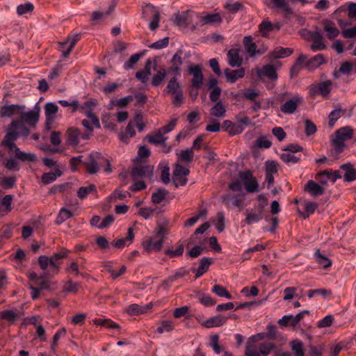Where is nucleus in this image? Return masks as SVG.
<instances>
[{
    "label": "nucleus",
    "instance_id": "1",
    "mask_svg": "<svg viewBox=\"0 0 356 356\" xmlns=\"http://www.w3.org/2000/svg\"><path fill=\"white\" fill-rule=\"evenodd\" d=\"M23 121H13L10 127V131L6 134L1 145L8 148L10 153L15 154L16 159L22 161H34L36 159L35 154L22 152L15 143L19 136L29 135V130L25 126Z\"/></svg>",
    "mask_w": 356,
    "mask_h": 356
},
{
    "label": "nucleus",
    "instance_id": "2",
    "mask_svg": "<svg viewBox=\"0 0 356 356\" xmlns=\"http://www.w3.org/2000/svg\"><path fill=\"white\" fill-rule=\"evenodd\" d=\"M168 233L169 229L165 225H158L153 236H147L142 240L141 246L143 252L146 254L159 252L163 248Z\"/></svg>",
    "mask_w": 356,
    "mask_h": 356
},
{
    "label": "nucleus",
    "instance_id": "3",
    "mask_svg": "<svg viewBox=\"0 0 356 356\" xmlns=\"http://www.w3.org/2000/svg\"><path fill=\"white\" fill-rule=\"evenodd\" d=\"M264 337V334H257L248 339L245 350L246 356H268L270 353L274 344L263 342Z\"/></svg>",
    "mask_w": 356,
    "mask_h": 356
},
{
    "label": "nucleus",
    "instance_id": "4",
    "mask_svg": "<svg viewBox=\"0 0 356 356\" xmlns=\"http://www.w3.org/2000/svg\"><path fill=\"white\" fill-rule=\"evenodd\" d=\"M353 136V129L350 127H343L335 131L334 137L332 139V145L338 152H341L345 147L344 142L351 139Z\"/></svg>",
    "mask_w": 356,
    "mask_h": 356
},
{
    "label": "nucleus",
    "instance_id": "5",
    "mask_svg": "<svg viewBox=\"0 0 356 356\" xmlns=\"http://www.w3.org/2000/svg\"><path fill=\"white\" fill-rule=\"evenodd\" d=\"M103 163H106L108 165L107 168L105 169V171L111 172V168L108 160L102 156L99 152L91 153L89 156L88 161L86 163L87 172L90 174L96 173L99 170V165H102Z\"/></svg>",
    "mask_w": 356,
    "mask_h": 356
},
{
    "label": "nucleus",
    "instance_id": "6",
    "mask_svg": "<svg viewBox=\"0 0 356 356\" xmlns=\"http://www.w3.org/2000/svg\"><path fill=\"white\" fill-rule=\"evenodd\" d=\"M243 44L245 52L251 58L255 57L257 55H262L268 50V47L264 44L258 47L257 44L253 41V38L250 35H247L243 38Z\"/></svg>",
    "mask_w": 356,
    "mask_h": 356
},
{
    "label": "nucleus",
    "instance_id": "7",
    "mask_svg": "<svg viewBox=\"0 0 356 356\" xmlns=\"http://www.w3.org/2000/svg\"><path fill=\"white\" fill-rule=\"evenodd\" d=\"M241 181L245 186L248 193H255L259 191V184L257 179L250 170L241 172L239 173Z\"/></svg>",
    "mask_w": 356,
    "mask_h": 356
},
{
    "label": "nucleus",
    "instance_id": "8",
    "mask_svg": "<svg viewBox=\"0 0 356 356\" xmlns=\"http://www.w3.org/2000/svg\"><path fill=\"white\" fill-rule=\"evenodd\" d=\"M154 172V167L149 165L136 164L131 171V175L134 179H151Z\"/></svg>",
    "mask_w": 356,
    "mask_h": 356
},
{
    "label": "nucleus",
    "instance_id": "9",
    "mask_svg": "<svg viewBox=\"0 0 356 356\" xmlns=\"http://www.w3.org/2000/svg\"><path fill=\"white\" fill-rule=\"evenodd\" d=\"M302 103V97L296 94L281 106L280 111L284 114H292L296 112L298 106Z\"/></svg>",
    "mask_w": 356,
    "mask_h": 356
},
{
    "label": "nucleus",
    "instance_id": "10",
    "mask_svg": "<svg viewBox=\"0 0 356 356\" xmlns=\"http://www.w3.org/2000/svg\"><path fill=\"white\" fill-rule=\"evenodd\" d=\"M143 15L153 18L149 22V27L152 31L156 30L159 26L160 21V13L159 10L153 5L147 4L143 8Z\"/></svg>",
    "mask_w": 356,
    "mask_h": 356
},
{
    "label": "nucleus",
    "instance_id": "11",
    "mask_svg": "<svg viewBox=\"0 0 356 356\" xmlns=\"http://www.w3.org/2000/svg\"><path fill=\"white\" fill-rule=\"evenodd\" d=\"M305 314H308V311H302L296 316L285 315L278 321V324L282 327L291 326L295 328L298 327L300 321L304 318Z\"/></svg>",
    "mask_w": 356,
    "mask_h": 356
},
{
    "label": "nucleus",
    "instance_id": "12",
    "mask_svg": "<svg viewBox=\"0 0 356 356\" xmlns=\"http://www.w3.org/2000/svg\"><path fill=\"white\" fill-rule=\"evenodd\" d=\"M40 106L38 104H36L33 109L27 112L24 111H21L20 117L22 121L29 124L30 126L34 127L38 122L40 117Z\"/></svg>",
    "mask_w": 356,
    "mask_h": 356
},
{
    "label": "nucleus",
    "instance_id": "13",
    "mask_svg": "<svg viewBox=\"0 0 356 356\" xmlns=\"http://www.w3.org/2000/svg\"><path fill=\"white\" fill-rule=\"evenodd\" d=\"M189 174V170L180 165H176L175 169L173 172V183L176 187L184 185L187 179L186 177Z\"/></svg>",
    "mask_w": 356,
    "mask_h": 356
},
{
    "label": "nucleus",
    "instance_id": "14",
    "mask_svg": "<svg viewBox=\"0 0 356 356\" xmlns=\"http://www.w3.org/2000/svg\"><path fill=\"white\" fill-rule=\"evenodd\" d=\"M265 3L271 9L282 11L285 14L293 13L288 0H266Z\"/></svg>",
    "mask_w": 356,
    "mask_h": 356
},
{
    "label": "nucleus",
    "instance_id": "15",
    "mask_svg": "<svg viewBox=\"0 0 356 356\" xmlns=\"http://www.w3.org/2000/svg\"><path fill=\"white\" fill-rule=\"evenodd\" d=\"M188 72L193 76L192 86L197 89L200 88L203 83V74L201 67L199 65H191L188 67Z\"/></svg>",
    "mask_w": 356,
    "mask_h": 356
},
{
    "label": "nucleus",
    "instance_id": "16",
    "mask_svg": "<svg viewBox=\"0 0 356 356\" xmlns=\"http://www.w3.org/2000/svg\"><path fill=\"white\" fill-rule=\"evenodd\" d=\"M95 104L92 101H87L83 105L80 106V111L92 121V123L97 128H100V123L98 118L92 113V109Z\"/></svg>",
    "mask_w": 356,
    "mask_h": 356
},
{
    "label": "nucleus",
    "instance_id": "17",
    "mask_svg": "<svg viewBox=\"0 0 356 356\" xmlns=\"http://www.w3.org/2000/svg\"><path fill=\"white\" fill-rule=\"evenodd\" d=\"M24 106L19 104L3 106L0 109V115L1 117L12 118L16 115L20 114L21 111H24Z\"/></svg>",
    "mask_w": 356,
    "mask_h": 356
},
{
    "label": "nucleus",
    "instance_id": "18",
    "mask_svg": "<svg viewBox=\"0 0 356 356\" xmlns=\"http://www.w3.org/2000/svg\"><path fill=\"white\" fill-rule=\"evenodd\" d=\"M67 257V251L66 250L54 253L49 257V266L52 272L58 273L60 269V260Z\"/></svg>",
    "mask_w": 356,
    "mask_h": 356
},
{
    "label": "nucleus",
    "instance_id": "19",
    "mask_svg": "<svg viewBox=\"0 0 356 356\" xmlns=\"http://www.w3.org/2000/svg\"><path fill=\"white\" fill-rule=\"evenodd\" d=\"M201 25H216L220 24L222 22V17L220 13H205L200 17Z\"/></svg>",
    "mask_w": 356,
    "mask_h": 356
},
{
    "label": "nucleus",
    "instance_id": "20",
    "mask_svg": "<svg viewBox=\"0 0 356 356\" xmlns=\"http://www.w3.org/2000/svg\"><path fill=\"white\" fill-rule=\"evenodd\" d=\"M332 85V81L330 80H327V81H323V82L320 83L318 84V87L316 86H311L309 88L310 95H314L318 91V92L321 95L326 96L330 93Z\"/></svg>",
    "mask_w": 356,
    "mask_h": 356
},
{
    "label": "nucleus",
    "instance_id": "21",
    "mask_svg": "<svg viewBox=\"0 0 356 356\" xmlns=\"http://www.w3.org/2000/svg\"><path fill=\"white\" fill-rule=\"evenodd\" d=\"M58 111V106L53 102H48L44 106V114L47 124H52L56 118Z\"/></svg>",
    "mask_w": 356,
    "mask_h": 356
},
{
    "label": "nucleus",
    "instance_id": "22",
    "mask_svg": "<svg viewBox=\"0 0 356 356\" xmlns=\"http://www.w3.org/2000/svg\"><path fill=\"white\" fill-rule=\"evenodd\" d=\"M280 29V24L279 23L272 24L268 20H264L259 25V31L260 34L265 38L268 37L270 32L274 30L279 31Z\"/></svg>",
    "mask_w": 356,
    "mask_h": 356
},
{
    "label": "nucleus",
    "instance_id": "23",
    "mask_svg": "<svg viewBox=\"0 0 356 356\" xmlns=\"http://www.w3.org/2000/svg\"><path fill=\"white\" fill-rule=\"evenodd\" d=\"M226 79L229 83H235L238 79H242L245 76L244 68H239L237 70H230L226 68L224 71Z\"/></svg>",
    "mask_w": 356,
    "mask_h": 356
},
{
    "label": "nucleus",
    "instance_id": "24",
    "mask_svg": "<svg viewBox=\"0 0 356 356\" xmlns=\"http://www.w3.org/2000/svg\"><path fill=\"white\" fill-rule=\"evenodd\" d=\"M305 191L312 196L316 197L323 195L324 193L325 188L314 181L309 180L305 186Z\"/></svg>",
    "mask_w": 356,
    "mask_h": 356
},
{
    "label": "nucleus",
    "instance_id": "25",
    "mask_svg": "<svg viewBox=\"0 0 356 356\" xmlns=\"http://www.w3.org/2000/svg\"><path fill=\"white\" fill-rule=\"evenodd\" d=\"M238 49H231L227 52V60L229 65L232 67H239L242 65L243 58L239 54Z\"/></svg>",
    "mask_w": 356,
    "mask_h": 356
},
{
    "label": "nucleus",
    "instance_id": "26",
    "mask_svg": "<svg viewBox=\"0 0 356 356\" xmlns=\"http://www.w3.org/2000/svg\"><path fill=\"white\" fill-rule=\"evenodd\" d=\"M77 41V36H72L67 38L65 41L60 42V50L63 56L67 57L70 54Z\"/></svg>",
    "mask_w": 356,
    "mask_h": 356
},
{
    "label": "nucleus",
    "instance_id": "27",
    "mask_svg": "<svg viewBox=\"0 0 356 356\" xmlns=\"http://www.w3.org/2000/svg\"><path fill=\"white\" fill-rule=\"evenodd\" d=\"M227 321V318L222 316H216L209 318L207 321H203L200 323L206 328H212L216 327L222 326Z\"/></svg>",
    "mask_w": 356,
    "mask_h": 356
},
{
    "label": "nucleus",
    "instance_id": "28",
    "mask_svg": "<svg viewBox=\"0 0 356 356\" xmlns=\"http://www.w3.org/2000/svg\"><path fill=\"white\" fill-rule=\"evenodd\" d=\"M135 237V234L134 232V229L132 227H129L127 231V236L125 238H119L115 240L113 242V245L118 248H123L125 245H130Z\"/></svg>",
    "mask_w": 356,
    "mask_h": 356
},
{
    "label": "nucleus",
    "instance_id": "29",
    "mask_svg": "<svg viewBox=\"0 0 356 356\" xmlns=\"http://www.w3.org/2000/svg\"><path fill=\"white\" fill-rule=\"evenodd\" d=\"M171 66L169 68V72L175 75H179L180 72L181 66L183 63L181 58V53L177 52L174 54L171 60Z\"/></svg>",
    "mask_w": 356,
    "mask_h": 356
},
{
    "label": "nucleus",
    "instance_id": "30",
    "mask_svg": "<svg viewBox=\"0 0 356 356\" xmlns=\"http://www.w3.org/2000/svg\"><path fill=\"white\" fill-rule=\"evenodd\" d=\"M151 309L149 305H139L137 304H132L127 307L126 309L127 312L129 315L136 316L147 312Z\"/></svg>",
    "mask_w": 356,
    "mask_h": 356
},
{
    "label": "nucleus",
    "instance_id": "31",
    "mask_svg": "<svg viewBox=\"0 0 356 356\" xmlns=\"http://www.w3.org/2000/svg\"><path fill=\"white\" fill-rule=\"evenodd\" d=\"M346 10H348V16L350 19L356 20V3L350 1L347 2L344 5L340 6L335 11V13L337 14Z\"/></svg>",
    "mask_w": 356,
    "mask_h": 356
},
{
    "label": "nucleus",
    "instance_id": "32",
    "mask_svg": "<svg viewBox=\"0 0 356 356\" xmlns=\"http://www.w3.org/2000/svg\"><path fill=\"white\" fill-rule=\"evenodd\" d=\"M293 52V50L291 48L277 47L270 53V56L272 58H284L291 56Z\"/></svg>",
    "mask_w": 356,
    "mask_h": 356
},
{
    "label": "nucleus",
    "instance_id": "33",
    "mask_svg": "<svg viewBox=\"0 0 356 356\" xmlns=\"http://www.w3.org/2000/svg\"><path fill=\"white\" fill-rule=\"evenodd\" d=\"M257 74L259 77L265 76L271 80H276L277 79L276 69L272 65H266L261 70H258Z\"/></svg>",
    "mask_w": 356,
    "mask_h": 356
},
{
    "label": "nucleus",
    "instance_id": "34",
    "mask_svg": "<svg viewBox=\"0 0 356 356\" xmlns=\"http://www.w3.org/2000/svg\"><path fill=\"white\" fill-rule=\"evenodd\" d=\"M325 63V58L322 54H318L309 59L305 65L307 70L312 71L318 68Z\"/></svg>",
    "mask_w": 356,
    "mask_h": 356
},
{
    "label": "nucleus",
    "instance_id": "35",
    "mask_svg": "<svg viewBox=\"0 0 356 356\" xmlns=\"http://www.w3.org/2000/svg\"><path fill=\"white\" fill-rule=\"evenodd\" d=\"M80 131L74 127L69 128L66 132L67 141L69 144L76 145L79 140Z\"/></svg>",
    "mask_w": 356,
    "mask_h": 356
},
{
    "label": "nucleus",
    "instance_id": "36",
    "mask_svg": "<svg viewBox=\"0 0 356 356\" xmlns=\"http://www.w3.org/2000/svg\"><path fill=\"white\" fill-rule=\"evenodd\" d=\"M184 246L182 243H178L176 247L170 246L165 250V254L171 258L178 257L183 254Z\"/></svg>",
    "mask_w": 356,
    "mask_h": 356
},
{
    "label": "nucleus",
    "instance_id": "37",
    "mask_svg": "<svg viewBox=\"0 0 356 356\" xmlns=\"http://www.w3.org/2000/svg\"><path fill=\"white\" fill-rule=\"evenodd\" d=\"M313 42L311 45V49L314 51H321L325 49L326 46L323 41L322 35L318 33H314L312 37Z\"/></svg>",
    "mask_w": 356,
    "mask_h": 356
},
{
    "label": "nucleus",
    "instance_id": "38",
    "mask_svg": "<svg viewBox=\"0 0 356 356\" xmlns=\"http://www.w3.org/2000/svg\"><path fill=\"white\" fill-rule=\"evenodd\" d=\"M226 108L221 102H216L211 108L210 114L212 116L222 118L225 115Z\"/></svg>",
    "mask_w": 356,
    "mask_h": 356
},
{
    "label": "nucleus",
    "instance_id": "39",
    "mask_svg": "<svg viewBox=\"0 0 356 356\" xmlns=\"http://www.w3.org/2000/svg\"><path fill=\"white\" fill-rule=\"evenodd\" d=\"M212 263V259L207 257H204L200 260L198 268L195 270L196 278H198L201 277L204 273H205L209 268L211 264Z\"/></svg>",
    "mask_w": 356,
    "mask_h": 356
},
{
    "label": "nucleus",
    "instance_id": "40",
    "mask_svg": "<svg viewBox=\"0 0 356 356\" xmlns=\"http://www.w3.org/2000/svg\"><path fill=\"white\" fill-rule=\"evenodd\" d=\"M167 76L166 70L164 67L159 68L156 74L152 76V83L154 86H160L165 79Z\"/></svg>",
    "mask_w": 356,
    "mask_h": 356
},
{
    "label": "nucleus",
    "instance_id": "41",
    "mask_svg": "<svg viewBox=\"0 0 356 356\" xmlns=\"http://www.w3.org/2000/svg\"><path fill=\"white\" fill-rule=\"evenodd\" d=\"M181 88L180 86L179 83L177 81V79L176 77H172L170 79V81L168 83V85L164 90V92L168 94H174L177 92L181 91Z\"/></svg>",
    "mask_w": 356,
    "mask_h": 356
},
{
    "label": "nucleus",
    "instance_id": "42",
    "mask_svg": "<svg viewBox=\"0 0 356 356\" xmlns=\"http://www.w3.org/2000/svg\"><path fill=\"white\" fill-rule=\"evenodd\" d=\"M1 317L10 323H14L19 318V313L16 310L6 309L1 312Z\"/></svg>",
    "mask_w": 356,
    "mask_h": 356
},
{
    "label": "nucleus",
    "instance_id": "43",
    "mask_svg": "<svg viewBox=\"0 0 356 356\" xmlns=\"http://www.w3.org/2000/svg\"><path fill=\"white\" fill-rule=\"evenodd\" d=\"M245 216V222L248 225H252L253 223L258 222L263 218L262 211L257 213L247 211Z\"/></svg>",
    "mask_w": 356,
    "mask_h": 356
},
{
    "label": "nucleus",
    "instance_id": "44",
    "mask_svg": "<svg viewBox=\"0 0 356 356\" xmlns=\"http://www.w3.org/2000/svg\"><path fill=\"white\" fill-rule=\"evenodd\" d=\"M345 170L344 179L347 181L356 180V169L350 164H345L342 167Z\"/></svg>",
    "mask_w": 356,
    "mask_h": 356
},
{
    "label": "nucleus",
    "instance_id": "45",
    "mask_svg": "<svg viewBox=\"0 0 356 356\" xmlns=\"http://www.w3.org/2000/svg\"><path fill=\"white\" fill-rule=\"evenodd\" d=\"M163 135H164V134L163 132H161V131L159 129L158 130V131L156 132L155 134L149 135L147 136V139H148L149 143H150L152 144H154V145L162 144V143H164L166 140V138H165L163 136Z\"/></svg>",
    "mask_w": 356,
    "mask_h": 356
},
{
    "label": "nucleus",
    "instance_id": "46",
    "mask_svg": "<svg viewBox=\"0 0 356 356\" xmlns=\"http://www.w3.org/2000/svg\"><path fill=\"white\" fill-rule=\"evenodd\" d=\"M314 258L316 262L324 268H327L332 266V261L327 257L321 254L319 250H317L314 254Z\"/></svg>",
    "mask_w": 356,
    "mask_h": 356
},
{
    "label": "nucleus",
    "instance_id": "47",
    "mask_svg": "<svg viewBox=\"0 0 356 356\" xmlns=\"http://www.w3.org/2000/svg\"><path fill=\"white\" fill-rule=\"evenodd\" d=\"M324 31L326 32L327 35L330 39L335 38L339 33V30L331 22H327L325 23Z\"/></svg>",
    "mask_w": 356,
    "mask_h": 356
},
{
    "label": "nucleus",
    "instance_id": "48",
    "mask_svg": "<svg viewBox=\"0 0 356 356\" xmlns=\"http://www.w3.org/2000/svg\"><path fill=\"white\" fill-rule=\"evenodd\" d=\"M61 175L62 172L59 169H56L55 172L44 173L42 176V181L44 184H49L54 181L57 177H60Z\"/></svg>",
    "mask_w": 356,
    "mask_h": 356
},
{
    "label": "nucleus",
    "instance_id": "49",
    "mask_svg": "<svg viewBox=\"0 0 356 356\" xmlns=\"http://www.w3.org/2000/svg\"><path fill=\"white\" fill-rule=\"evenodd\" d=\"M134 125L132 122H129L126 127L124 134L120 135V140L128 143L130 138H132L135 135V130L134 128Z\"/></svg>",
    "mask_w": 356,
    "mask_h": 356
},
{
    "label": "nucleus",
    "instance_id": "50",
    "mask_svg": "<svg viewBox=\"0 0 356 356\" xmlns=\"http://www.w3.org/2000/svg\"><path fill=\"white\" fill-rule=\"evenodd\" d=\"M72 216V213L69 209L66 208H62L57 216L56 223L57 225H60L61 223L70 218Z\"/></svg>",
    "mask_w": 356,
    "mask_h": 356
},
{
    "label": "nucleus",
    "instance_id": "51",
    "mask_svg": "<svg viewBox=\"0 0 356 356\" xmlns=\"http://www.w3.org/2000/svg\"><path fill=\"white\" fill-rule=\"evenodd\" d=\"M212 292L214 293L216 295H217L219 297H223L227 299H232V296L229 293V291L222 286L216 284L213 286L212 289Z\"/></svg>",
    "mask_w": 356,
    "mask_h": 356
},
{
    "label": "nucleus",
    "instance_id": "52",
    "mask_svg": "<svg viewBox=\"0 0 356 356\" xmlns=\"http://www.w3.org/2000/svg\"><path fill=\"white\" fill-rule=\"evenodd\" d=\"M291 348L295 356H305L303 343L299 340H293L291 342Z\"/></svg>",
    "mask_w": 356,
    "mask_h": 356
},
{
    "label": "nucleus",
    "instance_id": "53",
    "mask_svg": "<svg viewBox=\"0 0 356 356\" xmlns=\"http://www.w3.org/2000/svg\"><path fill=\"white\" fill-rule=\"evenodd\" d=\"M96 191V186L94 184H90L87 186L79 188L77 191V196L81 199H84L88 194Z\"/></svg>",
    "mask_w": 356,
    "mask_h": 356
},
{
    "label": "nucleus",
    "instance_id": "54",
    "mask_svg": "<svg viewBox=\"0 0 356 356\" xmlns=\"http://www.w3.org/2000/svg\"><path fill=\"white\" fill-rule=\"evenodd\" d=\"M318 205L316 203L313 202H306L303 204L304 217L307 218L311 214L314 213L317 209Z\"/></svg>",
    "mask_w": 356,
    "mask_h": 356
},
{
    "label": "nucleus",
    "instance_id": "55",
    "mask_svg": "<svg viewBox=\"0 0 356 356\" xmlns=\"http://www.w3.org/2000/svg\"><path fill=\"white\" fill-rule=\"evenodd\" d=\"M281 159L286 163H296L300 160L293 152L286 150L281 154Z\"/></svg>",
    "mask_w": 356,
    "mask_h": 356
},
{
    "label": "nucleus",
    "instance_id": "56",
    "mask_svg": "<svg viewBox=\"0 0 356 356\" xmlns=\"http://www.w3.org/2000/svg\"><path fill=\"white\" fill-rule=\"evenodd\" d=\"M224 200L227 201L228 207L230 205L241 209L243 207V198L242 197H230L227 196L224 198Z\"/></svg>",
    "mask_w": 356,
    "mask_h": 356
},
{
    "label": "nucleus",
    "instance_id": "57",
    "mask_svg": "<svg viewBox=\"0 0 356 356\" xmlns=\"http://www.w3.org/2000/svg\"><path fill=\"white\" fill-rule=\"evenodd\" d=\"M343 112L341 109H334L329 115V125L333 127L335 122L341 117Z\"/></svg>",
    "mask_w": 356,
    "mask_h": 356
},
{
    "label": "nucleus",
    "instance_id": "58",
    "mask_svg": "<svg viewBox=\"0 0 356 356\" xmlns=\"http://www.w3.org/2000/svg\"><path fill=\"white\" fill-rule=\"evenodd\" d=\"M332 178V172L327 170H324L318 173L316 176V180L322 185L327 184V181Z\"/></svg>",
    "mask_w": 356,
    "mask_h": 356
},
{
    "label": "nucleus",
    "instance_id": "59",
    "mask_svg": "<svg viewBox=\"0 0 356 356\" xmlns=\"http://www.w3.org/2000/svg\"><path fill=\"white\" fill-rule=\"evenodd\" d=\"M174 324L171 321H163L161 323V325L157 327V332L162 334L165 332H169L173 330Z\"/></svg>",
    "mask_w": 356,
    "mask_h": 356
},
{
    "label": "nucleus",
    "instance_id": "60",
    "mask_svg": "<svg viewBox=\"0 0 356 356\" xmlns=\"http://www.w3.org/2000/svg\"><path fill=\"white\" fill-rule=\"evenodd\" d=\"M210 346L216 354H220L222 352V349L219 345V336L218 334L211 336Z\"/></svg>",
    "mask_w": 356,
    "mask_h": 356
},
{
    "label": "nucleus",
    "instance_id": "61",
    "mask_svg": "<svg viewBox=\"0 0 356 356\" xmlns=\"http://www.w3.org/2000/svg\"><path fill=\"white\" fill-rule=\"evenodd\" d=\"M142 54H136L132 55L129 60L126 62L124 65V67L126 70H129L131 69H133L134 67V65L138 62L141 57Z\"/></svg>",
    "mask_w": 356,
    "mask_h": 356
},
{
    "label": "nucleus",
    "instance_id": "62",
    "mask_svg": "<svg viewBox=\"0 0 356 356\" xmlns=\"http://www.w3.org/2000/svg\"><path fill=\"white\" fill-rule=\"evenodd\" d=\"M255 144L257 147L259 148H265L268 149L271 147L272 143L271 141L264 136H260L255 141Z\"/></svg>",
    "mask_w": 356,
    "mask_h": 356
},
{
    "label": "nucleus",
    "instance_id": "63",
    "mask_svg": "<svg viewBox=\"0 0 356 356\" xmlns=\"http://www.w3.org/2000/svg\"><path fill=\"white\" fill-rule=\"evenodd\" d=\"M154 211L155 209L150 207H141L139 209L138 213L145 220H148L152 218Z\"/></svg>",
    "mask_w": 356,
    "mask_h": 356
},
{
    "label": "nucleus",
    "instance_id": "64",
    "mask_svg": "<svg viewBox=\"0 0 356 356\" xmlns=\"http://www.w3.org/2000/svg\"><path fill=\"white\" fill-rule=\"evenodd\" d=\"M179 158L181 161L186 163L191 162L193 159V149L191 148L181 150L179 154Z\"/></svg>",
    "mask_w": 356,
    "mask_h": 356
}]
</instances>
